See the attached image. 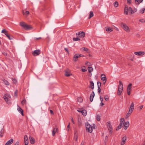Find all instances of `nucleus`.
<instances>
[{
    "label": "nucleus",
    "mask_w": 145,
    "mask_h": 145,
    "mask_svg": "<svg viewBox=\"0 0 145 145\" xmlns=\"http://www.w3.org/2000/svg\"><path fill=\"white\" fill-rule=\"evenodd\" d=\"M20 25L26 30H29L32 29L31 25L27 24L24 22H20Z\"/></svg>",
    "instance_id": "f257e3e1"
},
{
    "label": "nucleus",
    "mask_w": 145,
    "mask_h": 145,
    "mask_svg": "<svg viewBox=\"0 0 145 145\" xmlns=\"http://www.w3.org/2000/svg\"><path fill=\"white\" fill-rule=\"evenodd\" d=\"M123 85L121 81H119V84L118 86V95H120L123 90Z\"/></svg>",
    "instance_id": "f03ea898"
},
{
    "label": "nucleus",
    "mask_w": 145,
    "mask_h": 145,
    "mask_svg": "<svg viewBox=\"0 0 145 145\" xmlns=\"http://www.w3.org/2000/svg\"><path fill=\"white\" fill-rule=\"evenodd\" d=\"M85 125L87 130L89 133H91L93 131V127H91L88 123H86Z\"/></svg>",
    "instance_id": "7ed1b4c3"
},
{
    "label": "nucleus",
    "mask_w": 145,
    "mask_h": 145,
    "mask_svg": "<svg viewBox=\"0 0 145 145\" xmlns=\"http://www.w3.org/2000/svg\"><path fill=\"white\" fill-rule=\"evenodd\" d=\"M121 26L123 29L126 31L129 32L130 30L128 26L125 24L122 23L121 24Z\"/></svg>",
    "instance_id": "20e7f679"
},
{
    "label": "nucleus",
    "mask_w": 145,
    "mask_h": 145,
    "mask_svg": "<svg viewBox=\"0 0 145 145\" xmlns=\"http://www.w3.org/2000/svg\"><path fill=\"white\" fill-rule=\"evenodd\" d=\"M106 125L108 128V130L109 131L110 134H112V127L110 121L108 122L107 123Z\"/></svg>",
    "instance_id": "39448f33"
},
{
    "label": "nucleus",
    "mask_w": 145,
    "mask_h": 145,
    "mask_svg": "<svg viewBox=\"0 0 145 145\" xmlns=\"http://www.w3.org/2000/svg\"><path fill=\"white\" fill-rule=\"evenodd\" d=\"M83 56L80 54H75L73 57V60L74 61L76 62L78 60L79 57Z\"/></svg>",
    "instance_id": "423d86ee"
},
{
    "label": "nucleus",
    "mask_w": 145,
    "mask_h": 145,
    "mask_svg": "<svg viewBox=\"0 0 145 145\" xmlns=\"http://www.w3.org/2000/svg\"><path fill=\"white\" fill-rule=\"evenodd\" d=\"M76 35H78L80 38H83L85 37V33L83 31H80L76 33Z\"/></svg>",
    "instance_id": "0eeeda50"
},
{
    "label": "nucleus",
    "mask_w": 145,
    "mask_h": 145,
    "mask_svg": "<svg viewBox=\"0 0 145 145\" xmlns=\"http://www.w3.org/2000/svg\"><path fill=\"white\" fill-rule=\"evenodd\" d=\"M132 84L131 83H130L128 85L127 87V93L129 95H130L131 94V89L132 88Z\"/></svg>",
    "instance_id": "6e6552de"
},
{
    "label": "nucleus",
    "mask_w": 145,
    "mask_h": 145,
    "mask_svg": "<svg viewBox=\"0 0 145 145\" xmlns=\"http://www.w3.org/2000/svg\"><path fill=\"white\" fill-rule=\"evenodd\" d=\"M65 75L66 76H69L72 75L71 71L69 69H67L65 70Z\"/></svg>",
    "instance_id": "1a4fd4ad"
},
{
    "label": "nucleus",
    "mask_w": 145,
    "mask_h": 145,
    "mask_svg": "<svg viewBox=\"0 0 145 145\" xmlns=\"http://www.w3.org/2000/svg\"><path fill=\"white\" fill-rule=\"evenodd\" d=\"M134 105L133 102L132 103L130 106L129 109V112L132 113L134 110Z\"/></svg>",
    "instance_id": "9d476101"
},
{
    "label": "nucleus",
    "mask_w": 145,
    "mask_h": 145,
    "mask_svg": "<svg viewBox=\"0 0 145 145\" xmlns=\"http://www.w3.org/2000/svg\"><path fill=\"white\" fill-rule=\"evenodd\" d=\"M40 54V50H35L33 53L32 54L34 56H36Z\"/></svg>",
    "instance_id": "9b49d317"
},
{
    "label": "nucleus",
    "mask_w": 145,
    "mask_h": 145,
    "mask_svg": "<svg viewBox=\"0 0 145 145\" xmlns=\"http://www.w3.org/2000/svg\"><path fill=\"white\" fill-rule=\"evenodd\" d=\"M134 54L135 55L137 56L143 55L145 54L144 52L141 51L135 52Z\"/></svg>",
    "instance_id": "f8f14e48"
},
{
    "label": "nucleus",
    "mask_w": 145,
    "mask_h": 145,
    "mask_svg": "<svg viewBox=\"0 0 145 145\" xmlns=\"http://www.w3.org/2000/svg\"><path fill=\"white\" fill-rule=\"evenodd\" d=\"M126 137H124L122 138L121 145H124L125 144L126 140Z\"/></svg>",
    "instance_id": "ddd939ff"
},
{
    "label": "nucleus",
    "mask_w": 145,
    "mask_h": 145,
    "mask_svg": "<svg viewBox=\"0 0 145 145\" xmlns=\"http://www.w3.org/2000/svg\"><path fill=\"white\" fill-rule=\"evenodd\" d=\"M124 125L123 128L125 130H126L127 129V127L129 126V121H126L125 122V123H124Z\"/></svg>",
    "instance_id": "4468645a"
},
{
    "label": "nucleus",
    "mask_w": 145,
    "mask_h": 145,
    "mask_svg": "<svg viewBox=\"0 0 145 145\" xmlns=\"http://www.w3.org/2000/svg\"><path fill=\"white\" fill-rule=\"evenodd\" d=\"M18 106V108H17V110H18L20 112L22 116H24V114H23V110L22 109V108L20 107L18 105H17Z\"/></svg>",
    "instance_id": "2eb2a0df"
},
{
    "label": "nucleus",
    "mask_w": 145,
    "mask_h": 145,
    "mask_svg": "<svg viewBox=\"0 0 145 145\" xmlns=\"http://www.w3.org/2000/svg\"><path fill=\"white\" fill-rule=\"evenodd\" d=\"M95 96V93L93 91L91 94L90 97V99L91 102H92L93 100V98Z\"/></svg>",
    "instance_id": "dca6fc26"
},
{
    "label": "nucleus",
    "mask_w": 145,
    "mask_h": 145,
    "mask_svg": "<svg viewBox=\"0 0 145 145\" xmlns=\"http://www.w3.org/2000/svg\"><path fill=\"white\" fill-rule=\"evenodd\" d=\"M30 141L31 143L34 144L35 142V140L33 137H29Z\"/></svg>",
    "instance_id": "f3484780"
},
{
    "label": "nucleus",
    "mask_w": 145,
    "mask_h": 145,
    "mask_svg": "<svg viewBox=\"0 0 145 145\" xmlns=\"http://www.w3.org/2000/svg\"><path fill=\"white\" fill-rule=\"evenodd\" d=\"M24 142L25 143V145H28L29 141L27 137H24Z\"/></svg>",
    "instance_id": "a211bd4d"
},
{
    "label": "nucleus",
    "mask_w": 145,
    "mask_h": 145,
    "mask_svg": "<svg viewBox=\"0 0 145 145\" xmlns=\"http://www.w3.org/2000/svg\"><path fill=\"white\" fill-rule=\"evenodd\" d=\"M101 79L103 81H106V78L104 74H102L101 75Z\"/></svg>",
    "instance_id": "6ab92c4d"
},
{
    "label": "nucleus",
    "mask_w": 145,
    "mask_h": 145,
    "mask_svg": "<svg viewBox=\"0 0 145 145\" xmlns=\"http://www.w3.org/2000/svg\"><path fill=\"white\" fill-rule=\"evenodd\" d=\"M58 129L57 128H54L52 131V135L53 136L55 135V133H56L58 132Z\"/></svg>",
    "instance_id": "aec40b11"
},
{
    "label": "nucleus",
    "mask_w": 145,
    "mask_h": 145,
    "mask_svg": "<svg viewBox=\"0 0 145 145\" xmlns=\"http://www.w3.org/2000/svg\"><path fill=\"white\" fill-rule=\"evenodd\" d=\"M13 142V139H11L8 141L5 144V145H10Z\"/></svg>",
    "instance_id": "412c9836"
},
{
    "label": "nucleus",
    "mask_w": 145,
    "mask_h": 145,
    "mask_svg": "<svg viewBox=\"0 0 145 145\" xmlns=\"http://www.w3.org/2000/svg\"><path fill=\"white\" fill-rule=\"evenodd\" d=\"M4 98L5 101L8 104L10 103V101L7 96H5Z\"/></svg>",
    "instance_id": "4be33fe9"
},
{
    "label": "nucleus",
    "mask_w": 145,
    "mask_h": 145,
    "mask_svg": "<svg viewBox=\"0 0 145 145\" xmlns=\"http://www.w3.org/2000/svg\"><path fill=\"white\" fill-rule=\"evenodd\" d=\"M81 112L82 113V115L84 116H86L87 114V111L86 110H81Z\"/></svg>",
    "instance_id": "5701e85b"
},
{
    "label": "nucleus",
    "mask_w": 145,
    "mask_h": 145,
    "mask_svg": "<svg viewBox=\"0 0 145 145\" xmlns=\"http://www.w3.org/2000/svg\"><path fill=\"white\" fill-rule=\"evenodd\" d=\"M105 29L107 31L110 32L113 31L112 29L110 27H105Z\"/></svg>",
    "instance_id": "b1692460"
},
{
    "label": "nucleus",
    "mask_w": 145,
    "mask_h": 145,
    "mask_svg": "<svg viewBox=\"0 0 145 145\" xmlns=\"http://www.w3.org/2000/svg\"><path fill=\"white\" fill-rule=\"evenodd\" d=\"M125 123V120L123 118H121L120 120V123L123 125Z\"/></svg>",
    "instance_id": "393cba45"
},
{
    "label": "nucleus",
    "mask_w": 145,
    "mask_h": 145,
    "mask_svg": "<svg viewBox=\"0 0 145 145\" xmlns=\"http://www.w3.org/2000/svg\"><path fill=\"white\" fill-rule=\"evenodd\" d=\"M145 8H143L140 9L139 10V13L140 14H143L145 11Z\"/></svg>",
    "instance_id": "a878e982"
},
{
    "label": "nucleus",
    "mask_w": 145,
    "mask_h": 145,
    "mask_svg": "<svg viewBox=\"0 0 145 145\" xmlns=\"http://www.w3.org/2000/svg\"><path fill=\"white\" fill-rule=\"evenodd\" d=\"M123 125L121 124V123H120L119 125L116 128V130H118L119 129H120L122 126H123Z\"/></svg>",
    "instance_id": "bb28decb"
},
{
    "label": "nucleus",
    "mask_w": 145,
    "mask_h": 145,
    "mask_svg": "<svg viewBox=\"0 0 145 145\" xmlns=\"http://www.w3.org/2000/svg\"><path fill=\"white\" fill-rule=\"evenodd\" d=\"M90 85L92 89H93L94 88V84L92 81L90 82Z\"/></svg>",
    "instance_id": "cd10ccee"
},
{
    "label": "nucleus",
    "mask_w": 145,
    "mask_h": 145,
    "mask_svg": "<svg viewBox=\"0 0 145 145\" xmlns=\"http://www.w3.org/2000/svg\"><path fill=\"white\" fill-rule=\"evenodd\" d=\"M128 9L127 7H125L124 8V13L126 14H128Z\"/></svg>",
    "instance_id": "c85d7f7f"
},
{
    "label": "nucleus",
    "mask_w": 145,
    "mask_h": 145,
    "mask_svg": "<svg viewBox=\"0 0 145 145\" xmlns=\"http://www.w3.org/2000/svg\"><path fill=\"white\" fill-rule=\"evenodd\" d=\"M81 51L84 50L86 52H87L88 50V49L87 48L85 47H82L80 48V49Z\"/></svg>",
    "instance_id": "c756f323"
},
{
    "label": "nucleus",
    "mask_w": 145,
    "mask_h": 145,
    "mask_svg": "<svg viewBox=\"0 0 145 145\" xmlns=\"http://www.w3.org/2000/svg\"><path fill=\"white\" fill-rule=\"evenodd\" d=\"M93 16V14L92 11H91L89 14V19H90Z\"/></svg>",
    "instance_id": "7c9ffc66"
},
{
    "label": "nucleus",
    "mask_w": 145,
    "mask_h": 145,
    "mask_svg": "<svg viewBox=\"0 0 145 145\" xmlns=\"http://www.w3.org/2000/svg\"><path fill=\"white\" fill-rule=\"evenodd\" d=\"M131 113L129 112L128 111V112L125 116V118L127 119L130 116Z\"/></svg>",
    "instance_id": "2f4dec72"
},
{
    "label": "nucleus",
    "mask_w": 145,
    "mask_h": 145,
    "mask_svg": "<svg viewBox=\"0 0 145 145\" xmlns=\"http://www.w3.org/2000/svg\"><path fill=\"white\" fill-rule=\"evenodd\" d=\"M4 83L6 85H9V83L6 80L4 79L3 80Z\"/></svg>",
    "instance_id": "473e14b6"
},
{
    "label": "nucleus",
    "mask_w": 145,
    "mask_h": 145,
    "mask_svg": "<svg viewBox=\"0 0 145 145\" xmlns=\"http://www.w3.org/2000/svg\"><path fill=\"white\" fill-rule=\"evenodd\" d=\"M23 13L24 15H25L26 16H28L29 12L28 11H26L25 12V13H24V12L23 11Z\"/></svg>",
    "instance_id": "72a5a7b5"
},
{
    "label": "nucleus",
    "mask_w": 145,
    "mask_h": 145,
    "mask_svg": "<svg viewBox=\"0 0 145 145\" xmlns=\"http://www.w3.org/2000/svg\"><path fill=\"white\" fill-rule=\"evenodd\" d=\"M128 10L129 11H130L131 13V14H132L133 13V10L132 9L131 7H129V8H128Z\"/></svg>",
    "instance_id": "f704fd0d"
},
{
    "label": "nucleus",
    "mask_w": 145,
    "mask_h": 145,
    "mask_svg": "<svg viewBox=\"0 0 145 145\" xmlns=\"http://www.w3.org/2000/svg\"><path fill=\"white\" fill-rule=\"evenodd\" d=\"M88 70L89 72H91L93 71V69L92 67H88Z\"/></svg>",
    "instance_id": "c9c22d12"
},
{
    "label": "nucleus",
    "mask_w": 145,
    "mask_h": 145,
    "mask_svg": "<svg viewBox=\"0 0 145 145\" xmlns=\"http://www.w3.org/2000/svg\"><path fill=\"white\" fill-rule=\"evenodd\" d=\"M114 5L115 7H117L118 6V2L115 1L114 3Z\"/></svg>",
    "instance_id": "e433bc0d"
},
{
    "label": "nucleus",
    "mask_w": 145,
    "mask_h": 145,
    "mask_svg": "<svg viewBox=\"0 0 145 145\" xmlns=\"http://www.w3.org/2000/svg\"><path fill=\"white\" fill-rule=\"evenodd\" d=\"M78 101L79 102H82L83 101V99L81 97H78L77 99Z\"/></svg>",
    "instance_id": "4c0bfd02"
},
{
    "label": "nucleus",
    "mask_w": 145,
    "mask_h": 145,
    "mask_svg": "<svg viewBox=\"0 0 145 145\" xmlns=\"http://www.w3.org/2000/svg\"><path fill=\"white\" fill-rule=\"evenodd\" d=\"M26 103V100L25 99H23L22 101L21 102V104L22 105H24V104H25Z\"/></svg>",
    "instance_id": "58836bf2"
},
{
    "label": "nucleus",
    "mask_w": 145,
    "mask_h": 145,
    "mask_svg": "<svg viewBox=\"0 0 145 145\" xmlns=\"http://www.w3.org/2000/svg\"><path fill=\"white\" fill-rule=\"evenodd\" d=\"M80 39L78 37L74 38H73V40L74 41H77L78 40H80Z\"/></svg>",
    "instance_id": "ea45409f"
},
{
    "label": "nucleus",
    "mask_w": 145,
    "mask_h": 145,
    "mask_svg": "<svg viewBox=\"0 0 145 145\" xmlns=\"http://www.w3.org/2000/svg\"><path fill=\"white\" fill-rule=\"evenodd\" d=\"M1 33H4L5 35V34H7V31L5 29H4L2 30Z\"/></svg>",
    "instance_id": "a19ab883"
},
{
    "label": "nucleus",
    "mask_w": 145,
    "mask_h": 145,
    "mask_svg": "<svg viewBox=\"0 0 145 145\" xmlns=\"http://www.w3.org/2000/svg\"><path fill=\"white\" fill-rule=\"evenodd\" d=\"M97 120L98 121H100L101 120V117L99 115H97Z\"/></svg>",
    "instance_id": "79ce46f5"
},
{
    "label": "nucleus",
    "mask_w": 145,
    "mask_h": 145,
    "mask_svg": "<svg viewBox=\"0 0 145 145\" xmlns=\"http://www.w3.org/2000/svg\"><path fill=\"white\" fill-rule=\"evenodd\" d=\"M12 80L13 81V82L14 83L16 84L17 83V81L15 78H12Z\"/></svg>",
    "instance_id": "37998d69"
},
{
    "label": "nucleus",
    "mask_w": 145,
    "mask_h": 145,
    "mask_svg": "<svg viewBox=\"0 0 145 145\" xmlns=\"http://www.w3.org/2000/svg\"><path fill=\"white\" fill-rule=\"evenodd\" d=\"M97 84L98 85V88H100L101 86V83L99 82H97Z\"/></svg>",
    "instance_id": "c03bdc74"
},
{
    "label": "nucleus",
    "mask_w": 145,
    "mask_h": 145,
    "mask_svg": "<svg viewBox=\"0 0 145 145\" xmlns=\"http://www.w3.org/2000/svg\"><path fill=\"white\" fill-rule=\"evenodd\" d=\"M139 21L142 23H144L145 22V20L144 19H140Z\"/></svg>",
    "instance_id": "a18cd8bd"
},
{
    "label": "nucleus",
    "mask_w": 145,
    "mask_h": 145,
    "mask_svg": "<svg viewBox=\"0 0 145 145\" xmlns=\"http://www.w3.org/2000/svg\"><path fill=\"white\" fill-rule=\"evenodd\" d=\"M85 64L87 65L88 66H91V64L88 61L86 62Z\"/></svg>",
    "instance_id": "49530a36"
},
{
    "label": "nucleus",
    "mask_w": 145,
    "mask_h": 145,
    "mask_svg": "<svg viewBox=\"0 0 145 145\" xmlns=\"http://www.w3.org/2000/svg\"><path fill=\"white\" fill-rule=\"evenodd\" d=\"M5 35L9 40H11L12 39V38H11L10 36L7 33V34H5Z\"/></svg>",
    "instance_id": "de8ad7c7"
},
{
    "label": "nucleus",
    "mask_w": 145,
    "mask_h": 145,
    "mask_svg": "<svg viewBox=\"0 0 145 145\" xmlns=\"http://www.w3.org/2000/svg\"><path fill=\"white\" fill-rule=\"evenodd\" d=\"M5 96H7V97H8L9 98H11V96L9 94H5Z\"/></svg>",
    "instance_id": "09e8293b"
},
{
    "label": "nucleus",
    "mask_w": 145,
    "mask_h": 145,
    "mask_svg": "<svg viewBox=\"0 0 145 145\" xmlns=\"http://www.w3.org/2000/svg\"><path fill=\"white\" fill-rule=\"evenodd\" d=\"M105 99L107 101L108 99V95H106L105 97Z\"/></svg>",
    "instance_id": "8fccbe9b"
},
{
    "label": "nucleus",
    "mask_w": 145,
    "mask_h": 145,
    "mask_svg": "<svg viewBox=\"0 0 145 145\" xmlns=\"http://www.w3.org/2000/svg\"><path fill=\"white\" fill-rule=\"evenodd\" d=\"M14 95L16 97L17 96V90H16L15 91L14 93Z\"/></svg>",
    "instance_id": "3c124183"
},
{
    "label": "nucleus",
    "mask_w": 145,
    "mask_h": 145,
    "mask_svg": "<svg viewBox=\"0 0 145 145\" xmlns=\"http://www.w3.org/2000/svg\"><path fill=\"white\" fill-rule=\"evenodd\" d=\"M135 2H137V3H136V4H139L140 3V0H135Z\"/></svg>",
    "instance_id": "603ef678"
},
{
    "label": "nucleus",
    "mask_w": 145,
    "mask_h": 145,
    "mask_svg": "<svg viewBox=\"0 0 145 145\" xmlns=\"http://www.w3.org/2000/svg\"><path fill=\"white\" fill-rule=\"evenodd\" d=\"M127 3H129L130 4L131 3V0H127Z\"/></svg>",
    "instance_id": "864d4df0"
},
{
    "label": "nucleus",
    "mask_w": 145,
    "mask_h": 145,
    "mask_svg": "<svg viewBox=\"0 0 145 145\" xmlns=\"http://www.w3.org/2000/svg\"><path fill=\"white\" fill-rule=\"evenodd\" d=\"M143 107V105H141L138 106V108H140V110H141Z\"/></svg>",
    "instance_id": "5fc2aeb1"
},
{
    "label": "nucleus",
    "mask_w": 145,
    "mask_h": 145,
    "mask_svg": "<svg viewBox=\"0 0 145 145\" xmlns=\"http://www.w3.org/2000/svg\"><path fill=\"white\" fill-rule=\"evenodd\" d=\"M87 71V70L86 69H82V71L83 72H84L85 71Z\"/></svg>",
    "instance_id": "6e6d98bb"
},
{
    "label": "nucleus",
    "mask_w": 145,
    "mask_h": 145,
    "mask_svg": "<svg viewBox=\"0 0 145 145\" xmlns=\"http://www.w3.org/2000/svg\"><path fill=\"white\" fill-rule=\"evenodd\" d=\"M100 99H101V102L103 101V97H101V96H100Z\"/></svg>",
    "instance_id": "4d7b16f0"
},
{
    "label": "nucleus",
    "mask_w": 145,
    "mask_h": 145,
    "mask_svg": "<svg viewBox=\"0 0 145 145\" xmlns=\"http://www.w3.org/2000/svg\"><path fill=\"white\" fill-rule=\"evenodd\" d=\"M71 121L72 122V123H73V124H74V121L73 120V118L72 117H71Z\"/></svg>",
    "instance_id": "13d9d810"
},
{
    "label": "nucleus",
    "mask_w": 145,
    "mask_h": 145,
    "mask_svg": "<svg viewBox=\"0 0 145 145\" xmlns=\"http://www.w3.org/2000/svg\"><path fill=\"white\" fill-rule=\"evenodd\" d=\"M50 113L51 114H52V115H54V113L53 112V111L52 110H50Z\"/></svg>",
    "instance_id": "bf43d9fd"
},
{
    "label": "nucleus",
    "mask_w": 145,
    "mask_h": 145,
    "mask_svg": "<svg viewBox=\"0 0 145 145\" xmlns=\"http://www.w3.org/2000/svg\"><path fill=\"white\" fill-rule=\"evenodd\" d=\"M100 88H98V91L99 93H100L101 91V89Z\"/></svg>",
    "instance_id": "052dcab7"
},
{
    "label": "nucleus",
    "mask_w": 145,
    "mask_h": 145,
    "mask_svg": "<svg viewBox=\"0 0 145 145\" xmlns=\"http://www.w3.org/2000/svg\"><path fill=\"white\" fill-rule=\"evenodd\" d=\"M108 137H105V142H106L107 141V140L108 139Z\"/></svg>",
    "instance_id": "680f3d73"
},
{
    "label": "nucleus",
    "mask_w": 145,
    "mask_h": 145,
    "mask_svg": "<svg viewBox=\"0 0 145 145\" xmlns=\"http://www.w3.org/2000/svg\"><path fill=\"white\" fill-rule=\"evenodd\" d=\"M5 56H7V54L5 52H3L2 53Z\"/></svg>",
    "instance_id": "e2e57ef3"
},
{
    "label": "nucleus",
    "mask_w": 145,
    "mask_h": 145,
    "mask_svg": "<svg viewBox=\"0 0 145 145\" xmlns=\"http://www.w3.org/2000/svg\"><path fill=\"white\" fill-rule=\"evenodd\" d=\"M133 10V13H134V12H136L137 11V10L136 8H134V10Z\"/></svg>",
    "instance_id": "0e129e2a"
},
{
    "label": "nucleus",
    "mask_w": 145,
    "mask_h": 145,
    "mask_svg": "<svg viewBox=\"0 0 145 145\" xmlns=\"http://www.w3.org/2000/svg\"><path fill=\"white\" fill-rule=\"evenodd\" d=\"M74 139L76 141L77 140V137H74Z\"/></svg>",
    "instance_id": "69168bd1"
},
{
    "label": "nucleus",
    "mask_w": 145,
    "mask_h": 145,
    "mask_svg": "<svg viewBox=\"0 0 145 145\" xmlns=\"http://www.w3.org/2000/svg\"><path fill=\"white\" fill-rule=\"evenodd\" d=\"M65 50L67 51V52H68V49L67 48H64Z\"/></svg>",
    "instance_id": "338daca9"
},
{
    "label": "nucleus",
    "mask_w": 145,
    "mask_h": 145,
    "mask_svg": "<svg viewBox=\"0 0 145 145\" xmlns=\"http://www.w3.org/2000/svg\"><path fill=\"white\" fill-rule=\"evenodd\" d=\"M19 144V142H16L14 144V145H18Z\"/></svg>",
    "instance_id": "774afa93"
}]
</instances>
